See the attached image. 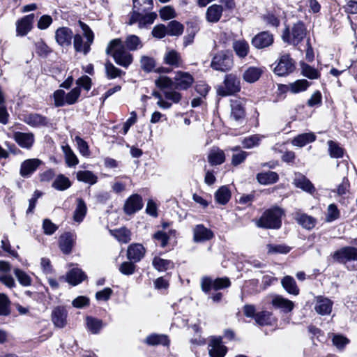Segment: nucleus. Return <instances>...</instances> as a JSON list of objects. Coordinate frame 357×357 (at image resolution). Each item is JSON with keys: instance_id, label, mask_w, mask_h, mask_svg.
Segmentation results:
<instances>
[{"instance_id": "nucleus-45", "label": "nucleus", "mask_w": 357, "mask_h": 357, "mask_svg": "<svg viewBox=\"0 0 357 357\" xmlns=\"http://www.w3.org/2000/svg\"><path fill=\"white\" fill-rule=\"evenodd\" d=\"M152 264L158 271H165L174 268V263L172 261L164 259L159 257H154Z\"/></svg>"}, {"instance_id": "nucleus-59", "label": "nucleus", "mask_w": 357, "mask_h": 357, "mask_svg": "<svg viewBox=\"0 0 357 357\" xmlns=\"http://www.w3.org/2000/svg\"><path fill=\"white\" fill-rule=\"evenodd\" d=\"M272 314L268 311H263L256 314L255 321L261 326L269 325L271 323Z\"/></svg>"}, {"instance_id": "nucleus-6", "label": "nucleus", "mask_w": 357, "mask_h": 357, "mask_svg": "<svg viewBox=\"0 0 357 357\" xmlns=\"http://www.w3.org/2000/svg\"><path fill=\"white\" fill-rule=\"evenodd\" d=\"M231 282L227 278H212L204 276L201 279V288L205 293L209 292L211 289L219 290L224 288L229 287Z\"/></svg>"}, {"instance_id": "nucleus-11", "label": "nucleus", "mask_w": 357, "mask_h": 357, "mask_svg": "<svg viewBox=\"0 0 357 357\" xmlns=\"http://www.w3.org/2000/svg\"><path fill=\"white\" fill-rule=\"evenodd\" d=\"M42 164V161L38 158L26 159L20 165V174L22 177H30Z\"/></svg>"}, {"instance_id": "nucleus-58", "label": "nucleus", "mask_w": 357, "mask_h": 357, "mask_svg": "<svg viewBox=\"0 0 357 357\" xmlns=\"http://www.w3.org/2000/svg\"><path fill=\"white\" fill-rule=\"evenodd\" d=\"M157 15L155 13H151L146 15L140 14L138 26L140 29L146 27L153 23Z\"/></svg>"}, {"instance_id": "nucleus-52", "label": "nucleus", "mask_w": 357, "mask_h": 357, "mask_svg": "<svg viewBox=\"0 0 357 357\" xmlns=\"http://www.w3.org/2000/svg\"><path fill=\"white\" fill-rule=\"evenodd\" d=\"M141 68L146 73L151 72L155 66V61L153 57L142 56L140 59Z\"/></svg>"}, {"instance_id": "nucleus-33", "label": "nucleus", "mask_w": 357, "mask_h": 357, "mask_svg": "<svg viewBox=\"0 0 357 357\" xmlns=\"http://www.w3.org/2000/svg\"><path fill=\"white\" fill-rule=\"evenodd\" d=\"M283 288L290 294L297 296L299 294V289L295 280L291 276H285L281 280Z\"/></svg>"}, {"instance_id": "nucleus-39", "label": "nucleus", "mask_w": 357, "mask_h": 357, "mask_svg": "<svg viewBox=\"0 0 357 357\" xmlns=\"http://www.w3.org/2000/svg\"><path fill=\"white\" fill-rule=\"evenodd\" d=\"M52 186L59 191H63L71 186V182L63 174H59L54 180Z\"/></svg>"}, {"instance_id": "nucleus-20", "label": "nucleus", "mask_w": 357, "mask_h": 357, "mask_svg": "<svg viewBox=\"0 0 357 357\" xmlns=\"http://www.w3.org/2000/svg\"><path fill=\"white\" fill-rule=\"evenodd\" d=\"M22 120L31 127L45 126L48 123V121L45 116L36 113L25 114L23 116Z\"/></svg>"}, {"instance_id": "nucleus-41", "label": "nucleus", "mask_w": 357, "mask_h": 357, "mask_svg": "<svg viewBox=\"0 0 357 357\" xmlns=\"http://www.w3.org/2000/svg\"><path fill=\"white\" fill-rule=\"evenodd\" d=\"M73 245V235L66 233L60 236L59 247L65 254L70 252Z\"/></svg>"}, {"instance_id": "nucleus-48", "label": "nucleus", "mask_w": 357, "mask_h": 357, "mask_svg": "<svg viewBox=\"0 0 357 357\" xmlns=\"http://www.w3.org/2000/svg\"><path fill=\"white\" fill-rule=\"evenodd\" d=\"M14 274L21 285L24 287H29L31 284L32 279L31 276L24 271L20 268H15Z\"/></svg>"}, {"instance_id": "nucleus-62", "label": "nucleus", "mask_w": 357, "mask_h": 357, "mask_svg": "<svg viewBox=\"0 0 357 357\" xmlns=\"http://www.w3.org/2000/svg\"><path fill=\"white\" fill-rule=\"evenodd\" d=\"M160 17L162 20H169L176 17V14L173 7L166 6L159 11Z\"/></svg>"}, {"instance_id": "nucleus-14", "label": "nucleus", "mask_w": 357, "mask_h": 357, "mask_svg": "<svg viewBox=\"0 0 357 357\" xmlns=\"http://www.w3.org/2000/svg\"><path fill=\"white\" fill-rule=\"evenodd\" d=\"M333 302L328 298L321 296L315 297L314 310L320 315H328L332 312Z\"/></svg>"}, {"instance_id": "nucleus-43", "label": "nucleus", "mask_w": 357, "mask_h": 357, "mask_svg": "<svg viewBox=\"0 0 357 357\" xmlns=\"http://www.w3.org/2000/svg\"><path fill=\"white\" fill-rule=\"evenodd\" d=\"M145 343L149 345H168L169 340L167 335H158V334H151L146 337L145 340Z\"/></svg>"}, {"instance_id": "nucleus-2", "label": "nucleus", "mask_w": 357, "mask_h": 357, "mask_svg": "<svg viewBox=\"0 0 357 357\" xmlns=\"http://www.w3.org/2000/svg\"><path fill=\"white\" fill-rule=\"evenodd\" d=\"M283 211L278 207H274L266 211L257 222L259 227L268 229H278L282 224L281 217Z\"/></svg>"}, {"instance_id": "nucleus-25", "label": "nucleus", "mask_w": 357, "mask_h": 357, "mask_svg": "<svg viewBox=\"0 0 357 357\" xmlns=\"http://www.w3.org/2000/svg\"><path fill=\"white\" fill-rule=\"evenodd\" d=\"M293 183L296 187L309 193H313L315 190V188L310 181L301 174H296Z\"/></svg>"}, {"instance_id": "nucleus-29", "label": "nucleus", "mask_w": 357, "mask_h": 357, "mask_svg": "<svg viewBox=\"0 0 357 357\" xmlns=\"http://www.w3.org/2000/svg\"><path fill=\"white\" fill-rule=\"evenodd\" d=\"M316 139V135L313 132L302 133L295 137L291 144L293 146L303 147L306 144L313 142Z\"/></svg>"}, {"instance_id": "nucleus-12", "label": "nucleus", "mask_w": 357, "mask_h": 357, "mask_svg": "<svg viewBox=\"0 0 357 357\" xmlns=\"http://www.w3.org/2000/svg\"><path fill=\"white\" fill-rule=\"evenodd\" d=\"M143 206L142 198L137 194L130 196L126 201L123 210L127 215H132Z\"/></svg>"}, {"instance_id": "nucleus-31", "label": "nucleus", "mask_w": 357, "mask_h": 357, "mask_svg": "<svg viewBox=\"0 0 357 357\" xmlns=\"http://www.w3.org/2000/svg\"><path fill=\"white\" fill-rule=\"evenodd\" d=\"M109 233L118 241L122 243H128L131 240V232L125 227L109 230Z\"/></svg>"}, {"instance_id": "nucleus-16", "label": "nucleus", "mask_w": 357, "mask_h": 357, "mask_svg": "<svg viewBox=\"0 0 357 357\" xmlns=\"http://www.w3.org/2000/svg\"><path fill=\"white\" fill-rule=\"evenodd\" d=\"M193 241L195 243H202L212 239L214 236L213 232L204 227L203 225H197L193 228Z\"/></svg>"}, {"instance_id": "nucleus-3", "label": "nucleus", "mask_w": 357, "mask_h": 357, "mask_svg": "<svg viewBox=\"0 0 357 357\" xmlns=\"http://www.w3.org/2000/svg\"><path fill=\"white\" fill-rule=\"evenodd\" d=\"M306 28L301 22L294 24L290 29L286 28L282 35L284 42L292 45H298L305 38L306 36Z\"/></svg>"}, {"instance_id": "nucleus-56", "label": "nucleus", "mask_w": 357, "mask_h": 357, "mask_svg": "<svg viewBox=\"0 0 357 357\" xmlns=\"http://www.w3.org/2000/svg\"><path fill=\"white\" fill-rule=\"evenodd\" d=\"M54 105L56 107H63L66 105V92L62 89L56 90L53 94Z\"/></svg>"}, {"instance_id": "nucleus-22", "label": "nucleus", "mask_w": 357, "mask_h": 357, "mask_svg": "<svg viewBox=\"0 0 357 357\" xmlns=\"http://www.w3.org/2000/svg\"><path fill=\"white\" fill-rule=\"evenodd\" d=\"M67 311L61 307H56L52 313V321L58 328H63L66 325Z\"/></svg>"}, {"instance_id": "nucleus-57", "label": "nucleus", "mask_w": 357, "mask_h": 357, "mask_svg": "<svg viewBox=\"0 0 357 357\" xmlns=\"http://www.w3.org/2000/svg\"><path fill=\"white\" fill-rule=\"evenodd\" d=\"M81 94V89L79 87H75L70 91L66 93V102L68 105L75 104Z\"/></svg>"}, {"instance_id": "nucleus-46", "label": "nucleus", "mask_w": 357, "mask_h": 357, "mask_svg": "<svg viewBox=\"0 0 357 357\" xmlns=\"http://www.w3.org/2000/svg\"><path fill=\"white\" fill-rule=\"evenodd\" d=\"M166 27L167 35L171 36H179L183 34L184 30L183 25L176 20L169 22Z\"/></svg>"}, {"instance_id": "nucleus-55", "label": "nucleus", "mask_w": 357, "mask_h": 357, "mask_svg": "<svg viewBox=\"0 0 357 357\" xmlns=\"http://www.w3.org/2000/svg\"><path fill=\"white\" fill-rule=\"evenodd\" d=\"M155 84L157 87L165 90L172 89L174 85V82L171 78L163 75L160 76L155 79Z\"/></svg>"}, {"instance_id": "nucleus-9", "label": "nucleus", "mask_w": 357, "mask_h": 357, "mask_svg": "<svg viewBox=\"0 0 357 357\" xmlns=\"http://www.w3.org/2000/svg\"><path fill=\"white\" fill-rule=\"evenodd\" d=\"M13 139L19 146L25 149H31L35 142V136L32 132H14Z\"/></svg>"}, {"instance_id": "nucleus-37", "label": "nucleus", "mask_w": 357, "mask_h": 357, "mask_svg": "<svg viewBox=\"0 0 357 357\" xmlns=\"http://www.w3.org/2000/svg\"><path fill=\"white\" fill-rule=\"evenodd\" d=\"M125 46L130 51H136L143 47V43L136 35H128L125 41Z\"/></svg>"}, {"instance_id": "nucleus-44", "label": "nucleus", "mask_w": 357, "mask_h": 357, "mask_svg": "<svg viewBox=\"0 0 357 357\" xmlns=\"http://www.w3.org/2000/svg\"><path fill=\"white\" fill-rule=\"evenodd\" d=\"M301 75L310 79H316L320 77V72L314 67L302 63L301 64Z\"/></svg>"}, {"instance_id": "nucleus-5", "label": "nucleus", "mask_w": 357, "mask_h": 357, "mask_svg": "<svg viewBox=\"0 0 357 357\" xmlns=\"http://www.w3.org/2000/svg\"><path fill=\"white\" fill-rule=\"evenodd\" d=\"M241 90L239 79L233 74H228L224 79V86H219L217 93L221 96L233 95Z\"/></svg>"}, {"instance_id": "nucleus-7", "label": "nucleus", "mask_w": 357, "mask_h": 357, "mask_svg": "<svg viewBox=\"0 0 357 357\" xmlns=\"http://www.w3.org/2000/svg\"><path fill=\"white\" fill-rule=\"evenodd\" d=\"M295 69L293 59L289 54H283L278 59L274 68V73L278 76H286Z\"/></svg>"}, {"instance_id": "nucleus-40", "label": "nucleus", "mask_w": 357, "mask_h": 357, "mask_svg": "<svg viewBox=\"0 0 357 357\" xmlns=\"http://www.w3.org/2000/svg\"><path fill=\"white\" fill-rule=\"evenodd\" d=\"M77 179L80 182H84L89 185H93L97 183L98 177L91 171H79L76 174Z\"/></svg>"}, {"instance_id": "nucleus-30", "label": "nucleus", "mask_w": 357, "mask_h": 357, "mask_svg": "<svg viewBox=\"0 0 357 357\" xmlns=\"http://www.w3.org/2000/svg\"><path fill=\"white\" fill-rule=\"evenodd\" d=\"M257 181L262 185H271L278 181L279 176L275 172L268 171L257 174Z\"/></svg>"}, {"instance_id": "nucleus-28", "label": "nucleus", "mask_w": 357, "mask_h": 357, "mask_svg": "<svg viewBox=\"0 0 357 357\" xmlns=\"http://www.w3.org/2000/svg\"><path fill=\"white\" fill-rule=\"evenodd\" d=\"M208 162L211 165H219L225 161V152L219 148L213 147L208 155Z\"/></svg>"}, {"instance_id": "nucleus-27", "label": "nucleus", "mask_w": 357, "mask_h": 357, "mask_svg": "<svg viewBox=\"0 0 357 357\" xmlns=\"http://www.w3.org/2000/svg\"><path fill=\"white\" fill-rule=\"evenodd\" d=\"M262 73L261 68L251 66L244 71L243 79L248 83H254L259 79Z\"/></svg>"}, {"instance_id": "nucleus-36", "label": "nucleus", "mask_w": 357, "mask_h": 357, "mask_svg": "<svg viewBox=\"0 0 357 357\" xmlns=\"http://www.w3.org/2000/svg\"><path fill=\"white\" fill-rule=\"evenodd\" d=\"M231 198V192L228 187L223 185L218 189L215 193V199L217 203L225 205Z\"/></svg>"}, {"instance_id": "nucleus-21", "label": "nucleus", "mask_w": 357, "mask_h": 357, "mask_svg": "<svg viewBox=\"0 0 357 357\" xmlns=\"http://www.w3.org/2000/svg\"><path fill=\"white\" fill-rule=\"evenodd\" d=\"M145 248L142 244L133 243L128 246L127 250L128 258L133 262H138L144 257Z\"/></svg>"}, {"instance_id": "nucleus-23", "label": "nucleus", "mask_w": 357, "mask_h": 357, "mask_svg": "<svg viewBox=\"0 0 357 357\" xmlns=\"http://www.w3.org/2000/svg\"><path fill=\"white\" fill-rule=\"evenodd\" d=\"M164 62L175 68L182 67L183 60L181 54L174 50H169L164 55Z\"/></svg>"}, {"instance_id": "nucleus-35", "label": "nucleus", "mask_w": 357, "mask_h": 357, "mask_svg": "<svg viewBox=\"0 0 357 357\" xmlns=\"http://www.w3.org/2000/svg\"><path fill=\"white\" fill-rule=\"evenodd\" d=\"M310 85V83L307 80L301 79L289 83L287 86V89L292 93H298L306 91Z\"/></svg>"}, {"instance_id": "nucleus-63", "label": "nucleus", "mask_w": 357, "mask_h": 357, "mask_svg": "<svg viewBox=\"0 0 357 357\" xmlns=\"http://www.w3.org/2000/svg\"><path fill=\"white\" fill-rule=\"evenodd\" d=\"M75 141L77 143L80 154L85 157L89 156L90 151L87 143L79 136L75 137Z\"/></svg>"}, {"instance_id": "nucleus-47", "label": "nucleus", "mask_w": 357, "mask_h": 357, "mask_svg": "<svg viewBox=\"0 0 357 357\" xmlns=\"http://www.w3.org/2000/svg\"><path fill=\"white\" fill-rule=\"evenodd\" d=\"M296 220L303 228L310 230L313 229L317 223L316 219L306 214L299 215Z\"/></svg>"}, {"instance_id": "nucleus-38", "label": "nucleus", "mask_w": 357, "mask_h": 357, "mask_svg": "<svg viewBox=\"0 0 357 357\" xmlns=\"http://www.w3.org/2000/svg\"><path fill=\"white\" fill-rule=\"evenodd\" d=\"M61 149L64 154L65 160L68 167H75L79 163L77 157L68 144L62 146Z\"/></svg>"}, {"instance_id": "nucleus-4", "label": "nucleus", "mask_w": 357, "mask_h": 357, "mask_svg": "<svg viewBox=\"0 0 357 357\" xmlns=\"http://www.w3.org/2000/svg\"><path fill=\"white\" fill-rule=\"evenodd\" d=\"M233 66L232 55L225 51L216 54L212 59L211 67L218 71L225 72L229 70Z\"/></svg>"}, {"instance_id": "nucleus-19", "label": "nucleus", "mask_w": 357, "mask_h": 357, "mask_svg": "<svg viewBox=\"0 0 357 357\" xmlns=\"http://www.w3.org/2000/svg\"><path fill=\"white\" fill-rule=\"evenodd\" d=\"M271 304L275 308L282 310L284 312H291L294 307V303L280 295L272 296Z\"/></svg>"}, {"instance_id": "nucleus-50", "label": "nucleus", "mask_w": 357, "mask_h": 357, "mask_svg": "<svg viewBox=\"0 0 357 357\" xmlns=\"http://www.w3.org/2000/svg\"><path fill=\"white\" fill-rule=\"evenodd\" d=\"M163 96L165 99L168 102H171L172 104H178L182 98V95L181 94V93L172 89L164 90Z\"/></svg>"}, {"instance_id": "nucleus-34", "label": "nucleus", "mask_w": 357, "mask_h": 357, "mask_svg": "<svg viewBox=\"0 0 357 357\" xmlns=\"http://www.w3.org/2000/svg\"><path fill=\"white\" fill-rule=\"evenodd\" d=\"M73 46L76 52H82L84 54H87L91 49V44L87 41L84 43L83 38L81 35L76 34L73 37Z\"/></svg>"}, {"instance_id": "nucleus-61", "label": "nucleus", "mask_w": 357, "mask_h": 357, "mask_svg": "<svg viewBox=\"0 0 357 357\" xmlns=\"http://www.w3.org/2000/svg\"><path fill=\"white\" fill-rule=\"evenodd\" d=\"M268 253L269 254H287L288 253L291 248L290 247L286 245H273L268 244L267 245Z\"/></svg>"}, {"instance_id": "nucleus-53", "label": "nucleus", "mask_w": 357, "mask_h": 357, "mask_svg": "<svg viewBox=\"0 0 357 357\" xmlns=\"http://www.w3.org/2000/svg\"><path fill=\"white\" fill-rule=\"evenodd\" d=\"M340 213L338 210L337 206L335 204H331L328 205L327 208V211L326 213V222H331L338 219L340 217Z\"/></svg>"}, {"instance_id": "nucleus-54", "label": "nucleus", "mask_w": 357, "mask_h": 357, "mask_svg": "<svg viewBox=\"0 0 357 357\" xmlns=\"http://www.w3.org/2000/svg\"><path fill=\"white\" fill-rule=\"evenodd\" d=\"M86 325L88 329L93 333H98L102 327V322L101 320L88 317L86 318Z\"/></svg>"}, {"instance_id": "nucleus-15", "label": "nucleus", "mask_w": 357, "mask_h": 357, "mask_svg": "<svg viewBox=\"0 0 357 357\" xmlns=\"http://www.w3.org/2000/svg\"><path fill=\"white\" fill-rule=\"evenodd\" d=\"M73 37V31L68 27H59L55 31V40L62 47L70 46Z\"/></svg>"}, {"instance_id": "nucleus-49", "label": "nucleus", "mask_w": 357, "mask_h": 357, "mask_svg": "<svg viewBox=\"0 0 357 357\" xmlns=\"http://www.w3.org/2000/svg\"><path fill=\"white\" fill-rule=\"evenodd\" d=\"M105 68L106 75L109 79H114L124 74L121 70L114 66L109 61L105 63Z\"/></svg>"}, {"instance_id": "nucleus-64", "label": "nucleus", "mask_w": 357, "mask_h": 357, "mask_svg": "<svg viewBox=\"0 0 357 357\" xmlns=\"http://www.w3.org/2000/svg\"><path fill=\"white\" fill-rule=\"evenodd\" d=\"M36 53L43 57H46L49 53L52 52L51 49L47 45V44L43 41L39 40L35 43Z\"/></svg>"}, {"instance_id": "nucleus-42", "label": "nucleus", "mask_w": 357, "mask_h": 357, "mask_svg": "<svg viewBox=\"0 0 357 357\" xmlns=\"http://www.w3.org/2000/svg\"><path fill=\"white\" fill-rule=\"evenodd\" d=\"M86 211L87 208L84 201L81 198L77 199V207L73 215L74 220L81 222L86 214Z\"/></svg>"}, {"instance_id": "nucleus-60", "label": "nucleus", "mask_w": 357, "mask_h": 357, "mask_svg": "<svg viewBox=\"0 0 357 357\" xmlns=\"http://www.w3.org/2000/svg\"><path fill=\"white\" fill-rule=\"evenodd\" d=\"M10 314V301L8 296L0 293V315L6 316Z\"/></svg>"}, {"instance_id": "nucleus-26", "label": "nucleus", "mask_w": 357, "mask_h": 357, "mask_svg": "<svg viewBox=\"0 0 357 357\" xmlns=\"http://www.w3.org/2000/svg\"><path fill=\"white\" fill-rule=\"evenodd\" d=\"M86 278L85 273L78 268L70 269L66 274V281L74 286L81 283Z\"/></svg>"}, {"instance_id": "nucleus-8", "label": "nucleus", "mask_w": 357, "mask_h": 357, "mask_svg": "<svg viewBox=\"0 0 357 357\" xmlns=\"http://www.w3.org/2000/svg\"><path fill=\"white\" fill-rule=\"evenodd\" d=\"M333 259L340 264L357 260V248L351 246L342 248L333 254Z\"/></svg>"}, {"instance_id": "nucleus-10", "label": "nucleus", "mask_w": 357, "mask_h": 357, "mask_svg": "<svg viewBox=\"0 0 357 357\" xmlns=\"http://www.w3.org/2000/svg\"><path fill=\"white\" fill-rule=\"evenodd\" d=\"M35 15L31 13L24 16L16 22L17 36H26L33 27Z\"/></svg>"}, {"instance_id": "nucleus-18", "label": "nucleus", "mask_w": 357, "mask_h": 357, "mask_svg": "<svg viewBox=\"0 0 357 357\" xmlns=\"http://www.w3.org/2000/svg\"><path fill=\"white\" fill-rule=\"evenodd\" d=\"M273 42V36L268 32L264 31L256 35L252 40V44L257 49L270 46Z\"/></svg>"}, {"instance_id": "nucleus-13", "label": "nucleus", "mask_w": 357, "mask_h": 357, "mask_svg": "<svg viewBox=\"0 0 357 357\" xmlns=\"http://www.w3.org/2000/svg\"><path fill=\"white\" fill-rule=\"evenodd\" d=\"M194 82L193 77L186 72L178 71L174 78L175 89L187 90Z\"/></svg>"}, {"instance_id": "nucleus-17", "label": "nucleus", "mask_w": 357, "mask_h": 357, "mask_svg": "<svg viewBox=\"0 0 357 357\" xmlns=\"http://www.w3.org/2000/svg\"><path fill=\"white\" fill-rule=\"evenodd\" d=\"M227 349L222 344L221 338L213 337L208 344V353L211 357H224Z\"/></svg>"}, {"instance_id": "nucleus-24", "label": "nucleus", "mask_w": 357, "mask_h": 357, "mask_svg": "<svg viewBox=\"0 0 357 357\" xmlns=\"http://www.w3.org/2000/svg\"><path fill=\"white\" fill-rule=\"evenodd\" d=\"M222 12V6L218 4H213L206 9V19L208 22L216 23L221 18Z\"/></svg>"}, {"instance_id": "nucleus-51", "label": "nucleus", "mask_w": 357, "mask_h": 357, "mask_svg": "<svg viewBox=\"0 0 357 357\" xmlns=\"http://www.w3.org/2000/svg\"><path fill=\"white\" fill-rule=\"evenodd\" d=\"M328 151L330 156L335 158H340L344 155V150L335 142L330 140L328 142Z\"/></svg>"}, {"instance_id": "nucleus-1", "label": "nucleus", "mask_w": 357, "mask_h": 357, "mask_svg": "<svg viewBox=\"0 0 357 357\" xmlns=\"http://www.w3.org/2000/svg\"><path fill=\"white\" fill-rule=\"evenodd\" d=\"M106 54H111L116 64L128 68L133 61L132 55L128 52L120 38L112 40L106 48Z\"/></svg>"}, {"instance_id": "nucleus-32", "label": "nucleus", "mask_w": 357, "mask_h": 357, "mask_svg": "<svg viewBox=\"0 0 357 357\" xmlns=\"http://www.w3.org/2000/svg\"><path fill=\"white\" fill-rule=\"evenodd\" d=\"M233 49L240 58H245L249 52V45L245 40H236L233 42Z\"/></svg>"}]
</instances>
